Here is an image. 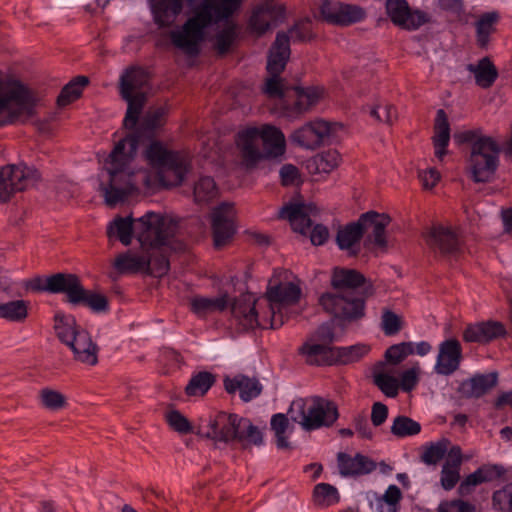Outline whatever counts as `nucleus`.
Instances as JSON below:
<instances>
[{"label": "nucleus", "instance_id": "61", "mask_svg": "<svg viewBox=\"0 0 512 512\" xmlns=\"http://www.w3.org/2000/svg\"><path fill=\"white\" fill-rule=\"evenodd\" d=\"M437 512H476V507L469 502L455 499L440 503Z\"/></svg>", "mask_w": 512, "mask_h": 512}, {"label": "nucleus", "instance_id": "63", "mask_svg": "<svg viewBox=\"0 0 512 512\" xmlns=\"http://www.w3.org/2000/svg\"><path fill=\"white\" fill-rule=\"evenodd\" d=\"M281 183L284 186L299 185L301 183V175L298 168L292 164H285L279 171Z\"/></svg>", "mask_w": 512, "mask_h": 512}, {"label": "nucleus", "instance_id": "42", "mask_svg": "<svg viewBox=\"0 0 512 512\" xmlns=\"http://www.w3.org/2000/svg\"><path fill=\"white\" fill-rule=\"evenodd\" d=\"M38 401L42 408L51 412H58L68 407L67 396L51 387H44L39 390Z\"/></svg>", "mask_w": 512, "mask_h": 512}, {"label": "nucleus", "instance_id": "33", "mask_svg": "<svg viewBox=\"0 0 512 512\" xmlns=\"http://www.w3.org/2000/svg\"><path fill=\"white\" fill-rule=\"evenodd\" d=\"M505 330L501 323L482 322L468 326L463 334L466 342H488L504 334Z\"/></svg>", "mask_w": 512, "mask_h": 512}, {"label": "nucleus", "instance_id": "38", "mask_svg": "<svg viewBox=\"0 0 512 512\" xmlns=\"http://www.w3.org/2000/svg\"><path fill=\"white\" fill-rule=\"evenodd\" d=\"M136 219L132 217H116L107 226V236L111 239L115 237L123 245L128 246L135 237Z\"/></svg>", "mask_w": 512, "mask_h": 512}, {"label": "nucleus", "instance_id": "25", "mask_svg": "<svg viewBox=\"0 0 512 512\" xmlns=\"http://www.w3.org/2000/svg\"><path fill=\"white\" fill-rule=\"evenodd\" d=\"M187 0H151L153 19L159 27L173 25L182 13Z\"/></svg>", "mask_w": 512, "mask_h": 512}, {"label": "nucleus", "instance_id": "51", "mask_svg": "<svg viewBox=\"0 0 512 512\" xmlns=\"http://www.w3.org/2000/svg\"><path fill=\"white\" fill-rule=\"evenodd\" d=\"M421 431V425L419 422L403 415H399L394 418L391 433L398 437L404 438L419 434Z\"/></svg>", "mask_w": 512, "mask_h": 512}, {"label": "nucleus", "instance_id": "29", "mask_svg": "<svg viewBox=\"0 0 512 512\" xmlns=\"http://www.w3.org/2000/svg\"><path fill=\"white\" fill-rule=\"evenodd\" d=\"M73 292L67 290V301L71 304L84 303L95 312H104L108 309V301L104 295L88 293L82 286L79 278L73 274Z\"/></svg>", "mask_w": 512, "mask_h": 512}, {"label": "nucleus", "instance_id": "32", "mask_svg": "<svg viewBox=\"0 0 512 512\" xmlns=\"http://www.w3.org/2000/svg\"><path fill=\"white\" fill-rule=\"evenodd\" d=\"M232 17L233 16L228 17L226 19L218 20V21L212 23L207 29L205 37L208 36L209 29L212 26L218 25L219 23L223 22L222 28L219 31H217V33L214 36L213 46H214V49L219 54L227 53L237 38L239 27L234 21L231 20ZM205 39L206 38H204V40Z\"/></svg>", "mask_w": 512, "mask_h": 512}, {"label": "nucleus", "instance_id": "64", "mask_svg": "<svg viewBox=\"0 0 512 512\" xmlns=\"http://www.w3.org/2000/svg\"><path fill=\"white\" fill-rule=\"evenodd\" d=\"M340 2H331L329 0H324L323 3L320 6V14L326 22L329 24L336 25L337 19L339 15L340 10Z\"/></svg>", "mask_w": 512, "mask_h": 512}, {"label": "nucleus", "instance_id": "1", "mask_svg": "<svg viewBox=\"0 0 512 512\" xmlns=\"http://www.w3.org/2000/svg\"><path fill=\"white\" fill-rule=\"evenodd\" d=\"M138 142L137 135H128L116 143L105 161L106 175L101 176L100 191L110 207L124 202L141 189L155 191L177 187L191 170L188 154L169 150L161 142L152 141L145 149L144 156L153 171H134L130 165Z\"/></svg>", "mask_w": 512, "mask_h": 512}, {"label": "nucleus", "instance_id": "12", "mask_svg": "<svg viewBox=\"0 0 512 512\" xmlns=\"http://www.w3.org/2000/svg\"><path fill=\"white\" fill-rule=\"evenodd\" d=\"M119 273H145L155 277L164 276L169 270V261L164 254H157L140 247L119 254L113 263Z\"/></svg>", "mask_w": 512, "mask_h": 512}, {"label": "nucleus", "instance_id": "28", "mask_svg": "<svg viewBox=\"0 0 512 512\" xmlns=\"http://www.w3.org/2000/svg\"><path fill=\"white\" fill-rule=\"evenodd\" d=\"M224 388L229 394L239 391L240 398L245 402L258 397L263 389L257 378L241 374L233 378L226 377L224 379Z\"/></svg>", "mask_w": 512, "mask_h": 512}, {"label": "nucleus", "instance_id": "56", "mask_svg": "<svg viewBox=\"0 0 512 512\" xmlns=\"http://www.w3.org/2000/svg\"><path fill=\"white\" fill-rule=\"evenodd\" d=\"M165 419L169 426L180 434L192 432V425L189 420L178 410L172 409L166 412Z\"/></svg>", "mask_w": 512, "mask_h": 512}, {"label": "nucleus", "instance_id": "40", "mask_svg": "<svg viewBox=\"0 0 512 512\" xmlns=\"http://www.w3.org/2000/svg\"><path fill=\"white\" fill-rule=\"evenodd\" d=\"M340 159L336 150H327L308 160L307 168L311 174H328L338 167Z\"/></svg>", "mask_w": 512, "mask_h": 512}, {"label": "nucleus", "instance_id": "15", "mask_svg": "<svg viewBox=\"0 0 512 512\" xmlns=\"http://www.w3.org/2000/svg\"><path fill=\"white\" fill-rule=\"evenodd\" d=\"M390 222L391 219L388 215L379 214L374 211L361 215L358 223L361 228L362 237L365 235L364 245L368 249L382 253L388 250L386 227Z\"/></svg>", "mask_w": 512, "mask_h": 512}, {"label": "nucleus", "instance_id": "49", "mask_svg": "<svg viewBox=\"0 0 512 512\" xmlns=\"http://www.w3.org/2000/svg\"><path fill=\"white\" fill-rule=\"evenodd\" d=\"M450 447V440L442 438L423 447L421 461L427 465H436L446 454Z\"/></svg>", "mask_w": 512, "mask_h": 512}, {"label": "nucleus", "instance_id": "55", "mask_svg": "<svg viewBox=\"0 0 512 512\" xmlns=\"http://www.w3.org/2000/svg\"><path fill=\"white\" fill-rule=\"evenodd\" d=\"M414 353V345L411 342H402L392 345L385 353L388 362L398 364L402 362L407 356Z\"/></svg>", "mask_w": 512, "mask_h": 512}, {"label": "nucleus", "instance_id": "11", "mask_svg": "<svg viewBox=\"0 0 512 512\" xmlns=\"http://www.w3.org/2000/svg\"><path fill=\"white\" fill-rule=\"evenodd\" d=\"M374 294V288L366 286L363 292L324 293L319 298L322 308L333 316L340 326L358 323L366 315V300Z\"/></svg>", "mask_w": 512, "mask_h": 512}, {"label": "nucleus", "instance_id": "23", "mask_svg": "<svg viewBox=\"0 0 512 512\" xmlns=\"http://www.w3.org/2000/svg\"><path fill=\"white\" fill-rule=\"evenodd\" d=\"M317 213V208L314 204H288L281 208L279 217L287 219L293 230L304 234L311 226V216Z\"/></svg>", "mask_w": 512, "mask_h": 512}, {"label": "nucleus", "instance_id": "13", "mask_svg": "<svg viewBox=\"0 0 512 512\" xmlns=\"http://www.w3.org/2000/svg\"><path fill=\"white\" fill-rule=\"evenodd\" d=\"M148 84L147 73L140 68L127 70L121 77L120 93L128 103L124 126L133 128L146 101L144 88Z\"/></svg>", "mask_w": 512, "mask_h": 512}, {"label": "nucleus", "instance_id": "16", "mask_svg": "<svg viewBox=\"0 0 512 512\" xmlns=\"http://www.w3.org/2000/svg\"><path fill=\"white\" fill-rule=\"evenodd\" d=\"M324 90L319 87L290 89L288 98L292 100H283L280 104L284 117L295 120L310 111L323 97Z\"/></svg>", "mask_w": 512, "mask_h": 512}, {"label": "nucleus", "instance_id": "27", "mask_svg": "<svg viewBox=\"0 0 512 512\" xmlns=\"http://www.w3.org/2000/svg\"><path fill=\"white\" fill-rule=\"evenodd\" d=\"M73 274L57 273L47 278L35 277L30 279L26 288L31 291H48L51 293L72 292L74 284Z\"/></svg>", "mask_w": 512, "mask_h": 512}, {"label": "nucleus", "instance_id": "2", "mask_svg": "<svg viewBox=\"0 0 512 512\" xmlns=\"http://www.w3.org/2000/svg\"><path fill=\"white\" fill-rule=\"evenodd\" d=\"M301 297L300 280L287 270L275 272L264 299L243 294L231 304L235 323L243 330L257 327L277 329L288 319L287 308Z\"/></svg>", "mask_w": 512, "mask_h": 512}, {"label": "nucleus", "instance_id": "30", "mask_svg": "<svg viewBox=\"0 0 512 512\" xmlns=\"http://www.w3.org/2000/svg\"><path fill=\"white\" fill-rule=\"evenodd\" d=\"M338 468L342 476L364 475L372 472L376 464L367 456L357 454L355 457L340 452L337 455Z\"/></svg>", "mask_w": 512, "mask_h": 512}, {"label": "nucleus", "instance_id": "60", "mask_svg": "<svg viewBox=\"0 0 512 512\" xmlns=\"http://www.w3.org/2000/svg\"><path fill=\"white\" fill-rule=\"evenodd\" d=\"M309 339L314 342L326 344V346H332V343L335 339L333 324L324 323L320 325Z\"/></svg>", "mask_w": 512, "mask_h": 512}, {"label": "nucleus", "instance_id": "31", "mask_svg": "<svg viewBox=\"0 0 512 512\" xmlns=\"http://www.w3.org/2000/svg\"><path fill=\"white\" fill-rule=\"evenodd\" d=\"M497 384V373L478 374L463 381L458 391L464 398H479Z\"/></svg>", "mask_w": 512, "mask_h": 512}, {"label": "nucleus", "instance_id": "58", "mask_svg": "<svg viewBox=\"0 0 512 512\" xmlns=\"http://www.w3.org/2000/svg\"><path fill=\"white\" fill-rule=\"evenodd\" d=\"M369 352V346L365 344H357L349 347L336 348V353L340 360L344 363L354 362Z\"/></svg>", "mask_w": 512, "mask_h": 512}, {"label": "nucleus", "instance_id": "6", "mask_svg": "<svg viewBox=\"0 0 512 512\" xmlns=\"http://www.w3.org/2000/svg\"><path fill=\"white\" fill-rule=\"evenodd\" d=\"M180 230V218L173 214L148 211L136 218L135 238L141 248L163 254V249L172 248L174 238Z\"/></svg>", "mask_w": 512, "mask_h": 512}, {"label": "nucleus", "instance_id": "41", "mask_svg": "<svg viewBox=\"0 0 512 512\" xmlns=\"http://www.w3.org/2000/svg\"><path fill=\"white\" fill-rule=\"evenodd\" d=\"M501 467L490 466L481 467L472 474L468 475L460 484L458 492L460 495H468L472 491V487L477 486L483 482L491 481L495 476L500 475Z\"/></svg>", "mask_w": 512, "mask_h": 512}, {"label": "nucleus", "instance_id": "62", "mask_svg": "<svg viewBox=\"0 0 512 512\" xmlns=\"http://www.w3.org/2000/svg\"><path fill=\"white\" fill-rule=\"evenodd\" d=\"M370 115L378 122L392 124L396 119V110L391 105H377L370 110Z\"/></svg>", "mask_w": 512, "mask_h": 512}, {"label": "nucleus", "instance_id": "18", "mask_svg": "<svg viewBox=\"0 0 512 512\" xmlns=\"http://www.w3.org/2000/svg\"><path fill=\"white\" fill-rule=\"evenodd\" d=\"M284 19V8L265 3L254 7L248 19L249 33L261 37Z\"/></svg>", "mask_w": 512, "mask_h": 512}, {"label": "nucleus", "instance_id": "17", "mask_svg": "<svg viewBox=\"0 0 512 512\" xmlns=\"http://www.w3.org/2000/svg\"><path fill=\"white\" fill-rule=\"evenodd\" d=\"M423 238L429 249L443 256H453L461 250V238L449 226L433 225L423 233Z\"/></svg>", "mask_w": 512, "mask_h": 512}, {"label": "nucleus", "instance_id": "36", "mask_svg": "<svg viewBox=\"0 0 512 512\" xmlns=\"http://www.w3.org/2000/svg\"><path fill=\"white\" fill-rule=\"evenodd\" d=\"M361 228L358 221L341 227L336 235L338 247L346 251L350 256H356L360 252Z\"/></svg>", "mask_w": 512, "mask_h": 512}, {"label": "nucleus", "instance_id": "26", "mask_svg": "<svg viewBox=\"0 0 512 512\" xmlns=\"http://www.w3.org/2000/svg\"><path fill=\"white\" fill-rule=\"evenodd\" d=\"M289 38L284 32L277 33L268 56L267 71L270 75L279 76L284 70L290 56Z\"/></svg>", "mask_w": 512, "mask_h": 512}, {"label": "nucleus", "instance_id": "35", "mask_svg": "<svg viewBox=\"0 0 512 512\" xmlns=\"http://www.w3.org/2000/svg\"><path fill=\"white\" fill-rule=\"evenodd\" d=\"M300 354L305 357L311 365L330 364L335 356L336 348L314 342L310 339L299 349Z\"/></svg>", "mask_w": 512, "mask_h": 512}, {"label": "nucleus", "instance_id": "22", "mask_svg": "<svg viewBox=\"0 0 512 512\" xmlns=\"http://www.w3.org/2000/svg\"><path fill=\"white\" fill-rule=\"evenodd\" d=\"M331 285L335 289L333 293L363 292L367 285L373 288L372 283L355 269L336 267L331 275Z\"/></svg>", "mask_w": 512, "mask_h": 512}, {"label": "nucleus", "instance_id": "59", "mask_svg": "<svg viewBox=\"0 0 512 512\" xmlns=\"http://www.w3.org/2000/svg\"><path fill=\"white\" fill-rule=\"evenodd\" d=\"M289 90H285L282 79L279 76L270 75L266 80L264 92L272 98H281V104L283 100H288Z\"/></svg>", "mask_w": 512, "mask_h": 512}, {"label": "nucleus", "instance_id": "48", "mask_svg": "<svg viewBox=\"0 0 512 512\" xmlns=\"http://www.w3.org/2000/svg\"><path fill=\"white\" fill-rule=\"evenodd\" d=\"M339 492L336 487L328 483H319L313 490V502L316 506L326 508L338 503Z\"/></svg>", "mask_w": 512, "mask_h": 512}, {"label": "nucleus", "instance_id": "47", "mask_svg": "<svg viewBox=\"0 0 512 512\" xmlns=\"http://www.w3.org/2000/svg\"><path fill=\"white\" fill-rule=\"evenodd\" d=\"M88 82V78L85 76H78L71 80L62 88L57 98L58 105L63 107L77 100Z\"/></svg>", "mask_w": 512, "mask_h": 512}, {"label": "nucleus", "instance_id": "8", "mask_svg": "<svg viewBox=\"0 0 512 512\" xmlns=\"http://www.w3.org/2000/svg\"><path fill=\"white\" fill-rule=\"evenodd\" d=\"M201 433L216 442L238 441L244 445H260L263 441L262 432L249 419L224 412L209 417L207 423L201 426Z\"/></svg>", "mask_w": 512, "mask_h": 512}, {"label": "nucleus", "instance_id": "37", "mask_svg": "<svg viewBox=\"0 0 512 512\" xmlns=\"http://www.w3.org/2000/svg\"><path fill=\"white\" fill-rule=\"evenodd\" d=\"M467 70L473 74L475 83L483 88H490L498 78V70L488 57L480 59L476 64H469Z\"/></svg>", "mask_w": 512, "mask_h": 512}, {"label": "nucleus", "instance_id": "52", "mask_svg": "<svg viewBox=\"0 0 512 512\" xmlns=\"http://www.w3.org/2000/svg\"><path fill=\"white\" fill-rule=\"evenodd\" d=\"M271 429L276 437V444L279 449H290L291 445L286 433L289 429V419L284 414H275L271 419Z\"/></svg>", "mask_w": 512, "mask_h": 512}, {"label": "nucleus", "instance_id": "57", "mask_svg": "<svg viewBox=\"0 0 512 512\" xmlns=\"http://www.w3.org/2000/svg\"><path fill=\"white\" fill-rule=\"evenodd\" d=\"M403 327L402 317L389 309H384L381 316V328L385 335H395Z\"/></svg>", "mask_w": 512, "mask_h": 512}, {"label": "nucleus", "instance_id": "45", "mask_svg": "<svg viewBox=\"0 0 512 512\" xmlns=\"http://www.w3.org/2000/svg\"><path fill=\"white\" fill-rule=\"evenodd\" d=\"M499 20L497 12L485 13L476 22L477 44L481 48H486L489 43V37L495 32V25Z\"/></svg>", "mask_w": 512, "mask_h": 512}, {"label": "nucleus", "instance_id": "43", "mask_svg": "<svg viewBox=\"0 0 512 512\" xmlns=\"http://www.w3.org/2000/svg\"><path fill=\"white\" fill-rule=\"evenodd\" d=\"M215 383V376L207 371L194 374L185 387V393L189 397H202Z\"/></svg>", "mask_w": 512, "mask_h": 512}, {"label": "nucleus", "instance_id": "7", "mask_svg": "<svg viewBox=\"0 0 512 512\" xmlns=\"http://www.w3.org/2000/svg\"><path fill=\"white\" fill-rule=\"evenodd\" d=\"M33 90L16 79H0V127L25 123L36 113Z\"/></svg>", "mask_w": 512, "mask_h": 512}, {"label": "nucleus", "instance_id": "9", "mask_svg": "<svg viewBox=\"0 0 512 512\" xmlns=\"http://www.w3.org/2000/svg\"><path fill=\"white\" fill-rule=\"evenodd\" d=\"M54 330L58 339L71 349L74 360L89 366L97 364V344L89 332L77 324L72 315L57 312L54 316Z\"/></svg>", "mask_w": 512, "mask_h": 512}, {"label": "nucleus", "instance_id": "50", "mask_svg": "<svg viewBox=\"0 0 512 512\" xmlns=\"http://www.w3.org/2000/svg\"><path fill=\"white\" fill-rule=\"evenodd\" d=\"M402 492L396 485H390L384 494L377 499L378 512H399Z\"/></svg>", "mask_w": 512, "mask_h": 512}, {"label": "nucleus", "instance_id": "20", "mask_svg": "<svg viewBox=\"0 0 512 512\" xmlns=\"http://www.w3.org/2000/svg\"><path fill=\"white\" fill-rule=\"evenodd\" d=\"M212 231L216 248H221L230 242L235 233L232 205L223 203L213 210Z\"/></svg>", "mask_w": 512, "mask_h": 512}, {"label": "nucleus", "instance_id": "19", "mask_svg": "<svg viewBox=\"0 0 512 512\" xmlns=\"http://www.w3.org/2000/svg\"><path fill=\"white\" fill-rule=\"evenodd\" d=\"M330 124L324 120H314L296 129L290 135V141L305 149L318 148L330 135Z\"/></svg>", "mask_w": 512, "mask_h": 512}, {"label": "nucleus", "instance_id": "4", "mask_svg": "<svg viewBox=\"0 0 512 512\" xmlns=\"http://www.w3.org/2000/svg\"><path fill=\"white\" fill-rule=\"evenodd\" d=\"M453 138L457 144H469L471 147L467 172L472 180L476 183L490 182L499 166V144L480 128L457 131Z\"/></svg>", "mask_w": 512, "mask_h": 512}, {"label": "nucleus", "instance_id": "14", "mask_svg": "<svg viewBox=\"0 0 512 512\" xmlns=\"http://www.w3.org/2000/svg\"><path fill=\"white\" fill-rule=\"evenodd\" d=\"M38 172L26 165H7L0 168V203L9 201L16 193L34 187Z\"/></svg>", "mask_w": 512, "mask_h": 512}, {"label": "nucleus", "instance_id": "34", "mask_svg": "<svg viewBox=\"0 0 512 512\" xmlns=\"http://www.w3.org/2000/svg\"><path fill=\"white\" fill-rule=\"evenodd\" d=\"M450 141V125L447 114L443 109H439L434 123L433 145L435 156L442 161L447 154V146Z\"/></svg>", "mask_w": 512, "mask_h": 512}, {"label": "nucleus", "instance_id": "5", "mask_svg": "<svg viewBox=\"0 0 512 512\" xmlns=\"http://www.w3.org/2000/svg\"><path fill=\"white\" fill-rule=\"evenodd\" d=\"M236 144L242 165L253 168L264 156L261 144L268 155L277 157L285 151V136L272 125L249 126L238 132Z\"/></svg>", "mask_w": 512, "mask_h": 512}, {"label": "nucleus", "instance_id": "53", "mask_svg": "<svg viewBox=\"0 0 512 512\" xmlns=\"http://www.w3.org/2000/svg\"><path fill=\"white\" fill-rule=\"evenodd\" d=\"M338 16L337 26H349L362 21L366 12L358 5L341 3Z\"/></svg>", "mask_w": 512, "mask_h": 512}, {"label": "nucleus", "instance_id": "39", "mask_svg": "<svg viewBox=\"0 0 512 512\" xmlns=\"http://www.w3.org/2000/svg\"><path fill=\"white\" fill-rule=\"evenodd\" d=\"M191 310L198 316H206L214 312H222L229 305V297L222 294L215 298L195 296L190 301Z\"/></svg>", "mask_w": 512, "mask_h": 512}, {"label": "nucleus", "instance_id": "54", "mask_svg": "<svg viewBox=\"0 0 512 512\" xmlns=\"http://www.w3.org/2000/svg\"><path fill=\"white\" fill-rule=\"evenodd\" d=\"M375 385L388 397H395L398 394L399 384L396 378L384 373L374 372Z\"/></svg>", "mask_w": 512, "mask_h": 512}, {"label": "nucleus", "instance_id": "46", "mask_svg": "<svg viewBox=\"0 0 512 512\" xmlns=\"http://www.w3.org/2000/svg\"><path fill=\"white\" fill-rule=\"evenodd\" d=\"M29 302L14 300L0 303V317L10 322L22 323L28 317Z\"/></svg>", "mask_w": 512, "mask_h": 512}, {"label": "nucleus", "instance_id": "21", "mask_svg": "<svg viewBox=\"0 0 512 512\" xmlns=\"http://www.w3.org/2000/svg\"><path fill=\"white\" fill-rule=\"evenodd\" d=\"M386 10L391 21L403 29L415 30L426 22L425 14L411 11L406 0H387Z\"/></svg>", "mask_w": 512, "mask_h": 512}, {"label": "nucleus", "instance_id": "24", "mask_svg": "<svg viewBox=\"0 0 512 512\" xmlns=\"http://www.w3.org/2000/svg\"><path fill=\"white\" fill-rule=\"evenodd\" d=\"M461 346L457 340L451 339L441 343L435 365V371L441 375H450L459 367Z\"/></svg>", "mask_w": 512, "mask_h": 512}, {"label": "nucleus", "instance_id": "3", "mask_svg": "<svg viewBox=\"0 0 512 512\" xmlns=\"http://www.w3.org/2000/svg\"><path fill=\"white\" fill-rule=\"evenodd\" d=\"M245 0H187L188 18L170 32L172 44L188 55H197L208 27L237 14Z\"/></svg>", "mask_w": 512, "mask_h": 512}, {"label": "nucleus", "instance_id": "44", "mask_svg": "<svg viewBox=\"0 0 512 512\" xmlns=\"http://www.w3.org/2000/svg\"><path fill=\"white\" fill-rule=\"evenodd\" d=\"M218 193V187L210 176L200 177L193 187L194 201L198 204H205L214 200Z\"/></svg>", "mask_w": 512, "mask_h": 512}, {"label": "nucleus", "instance_id": "10", "mask_svg": "<svg viewBox=\"0 0 512 512\" xmlns=\"http://www.w3.org/2000/svg\"><path fill=\"white\" fill-rule=\"evenodd\" d=\"M288 416L304 430L311 431L333 425L339 414L334 402L312 396L294 400L288 410Z\"/></svg>", "mask_w": 512, "mask_h": 512}]
</instances>
